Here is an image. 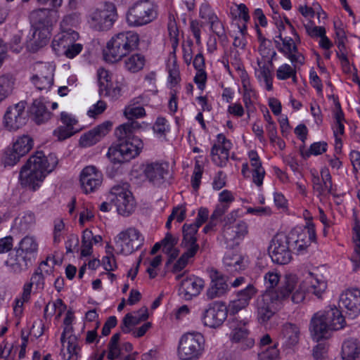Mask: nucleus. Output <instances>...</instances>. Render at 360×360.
<instances>
[{"instance_id": "nucleus-1", "label": "nucleus", "mask_w": 360, "mask_h": 360, "mask_svg": "<svg viewBox=\"0 0 360 360\" xmlns=\"http://www.w3.org/2000/svg\"><path fill=\"white\" fill-rule=\"evenodd\" d=\"M124 114L129 121L115 129L117 141L108 148L107 153L114 164L129 162L140 153L143 146L142 141L134 134L141 127V124L134 119L143 117L146 115L145 109L143 107H127Z\"/></svg>"}, {"instance_id": "nucleus-2", "label": "nucleus", "mask_w": 360, "mask_h": 360, "mask_svg": "<svg viewBox=\"0 0 360 360\" xmlns=\"http://www.w3.org/2000/svg\"><path fill=\"white\" fill-rule=\"evenodd\" d=\"M291 295L295 304L302 302L305 297V290L298 282L295 275H286L278 290H266L256 302L257 319L260 323L267 322L275 314L277 306Z\"/></svg>"}, {"instance_id": "nucleus-3", "label": "nucleus", "mask_w": 360, "mask_h": 360, "mask_svg": "<svg viewBox=\"0 0 360 360\" xmlns=\"http://www.w3.org/2000/svg\"><path fill=\"white\" fill-rule=\"evenodd\" d=\"M57 165L58 158L55 154L50 153L46 156L42 151L36 152L20 169V184L32 191H37Z\"/></svg>"}, {"instance_id": "nucleus-4", "label": "nucleus", "mask_w": 360, "mask_h": 360, "mask_svg": "<svg viewBox=\"0 0 360 360\" xmlns=\"http://www.w3.org/2000/svg\"><path fill=\"white\" fill-rule=\"evenodd\" d=\"M345 325V317L335 307L316 313L311 319L309 328L314 339L319 341L321 339L328 338L330 330L342 329Z\"/></svg>"}, {"instance_id": "nucleus-5", "label": "nucleus", "mask_w": 360, "mask_h": 360, "mask_svg": "<svg viewBox=\"0 0 360 360\" xmlns=\"http://www.w3.org/2000/svg\"><path fill=\"white\" fill-rule=\"evenodd\" d=\"M139 36L136 32H120L111 38L106 44L103 56L106 61L115 63L138 49Z\"/></svg>"}, {"instance_id": "nucleus-6", "label": "nucleus", "mask_w": 360, "mask_h": 360, "mask_svg": "<svg viewBox=\"0 0 360 360\" xmlns=\"http://www.w3.org/2000/svg\"><path fill=\"white\" fill-rule=\"evenodd\" d=\"M158 16V6L150 0H139L129 8L127 22L129 26L139 27L147 25Z\"/></svg>"}, {"instance_id": "nucleus-7", "label": "nucleus", "mask_w": 360, "mask_h": 360, "mask_svg": "<svg viewBox=\"0 0 360 360\" xmlns=\"http://www.w3.org/2000/svg\"><path fill=\"white\" fill-rule=\"evenodd\" d=\"M292 239H294L293 233L289 235L281 233L273 238L269 248V252L274 262L283 265L291 261V250L292 249L291 242Z\"/></svg>"}, {"instance_id": "nucleus-8", "label": "nucleus", "mask_w": 360, "mask_h": 360, "mask_svg": "<svg viewBox=\"0 0 360 360\" xmlns=\"http://www.w3.org/2000/svg\"><path fill=\"white\" fill-rule=\"evenodd\" d=\"M129 185H116L110 190L113 197L111 200L115 203L117 212L122 216H129L135 210L136 202L131 192L129 190Z\"/></svg>"}, {"instance_id": "nucleus-9", "label": "nucleus", "mask_w": 360, "mask_h": 360, "mask_svg": "<svg viewBox=\"0 0 360 360\" xmlns=\"http://www.w3.org/2000/svg\"><path fill=\"white\" fill-rule=\"evenodd\" d=\"M203 337L200 333L184 335L178 347V354L182 360H194L199 357L203 349Z\"/></svg>"}, {"instance_id": "nucleus-10", "label": "nucleus", "mask_w": 360, "mask_h": 360, "mask_svg": "<svg viewBox=\"0 0 360 360\" xmlns=\"http://www.w3.org/2000/svg\"><path fill=\"white\" fill-rule=\"evenodd\" d=\"M90 17L98 30H108L117 19V9L113 3L105 1L92 12Z\"/></svg>"}, {"instance_id": "nucleus-11", "label": "nucleus", "mask_w": 360, "mask_h": 360, "mask_svg": "<svg viewBox=\"0 0 360 360\" xmlns=\"http://www.w3.org/2000/svg\"><path fill=\"white\" fill-rule=\"evenodd\" d=\"M229 307L222 302H214L209 304L202 314L205 326L216 328L222 325L227 318Z\"/></svg>"}, {"instance_id": "nucleus-12", "label": "nucleus", "mask_w": 360, "mask_h": 360, "mask_svg": "<svg viewBox=\"0 0 360 360\" xmlns=\"http://www.w3.org/2000/svg\"><path fill=\"white\" fill-rule=\"evenodd\" d=\"M143 173L150 183L160 186L169 175V165L163 161L146 162L143 165Z\"/></svg>"}, {"instance_id": "nucleus-13", "label": "nucleus", "mask_w": 360, "mask_h": 360, "mask_svg": "<svg viewBox=\"0 0 360 360\" xmlns=\"http://www.w3.org/2000/svg\"><path fill=\"white\" fill-rule=\"evenodd\" d=\"M25 107L26 103L20 101L8 108L4 117L5 127L8 129L15 131L25 124L27 121Z\"/></svg>"}, {"instance_id": "nucleus-14", "label": "nucleus", "mask_w": 360, "mask_h": 360, "mask_svg": "<svg viewBox=\"0 0 360 360\" xmlns=\"http://www.w3.org/2000/svg\"><path fill=\"white\" fill-rule=\"evenodd\" d=\"M208 271L211 282L206 292L207 299L212 300L226 295L229 291L227 278L216 269L211 268Z\"/></svg>"}, {"instance_id": "nucleus-15", "label": "nucleus", "mask_w": 360, "mask_h": 360, "mask_svg": "<svg viewBox=\"0 0 360 360\" xmlns=\"http://www.w3.org/2000/svg\"><path fill=\"white\" fill-rule=\"evenodd\" d=\"M340 306L345 308L346 314L354 319L360 314V290L352 288L347 290L340 295Z\"/></svg>"}, {"instance_id": "nucleus-16", "label": "nucleus", "mask_w": 360, "mask_h": 360, "mask_svg": "<svg viewBox=\"0 0 360 360\" xmlns=\"http://www.w3.org/2000/svg\"><path fill=\"white\" fill-rule=\"evenodd\" d=\"M102 174L96 167H84L79 176L81 188L85 193L95 191L102 183Z\"/></svg>"}, {"instance_id": "nucleus-17", "label": "nucleus", "mask_w": 360, "mask_h": 360, "mask_svg": "<svg viewBox=\"0 0 360 360\" xmlns=\"http://www.w3.org/2000/svg\"><path fill=\"white\" fill-rule=\"evenodd\" d=\"M56 11L52 9L39 8L32 11L30 14V20L34 30H50L53 21H56L54 15Z\"/></svg>"}, {"instance_id": "nucleus-18", "label": "nucleus", "mask_w": 360, "mask_h": 360, "mask_svg": "<svg viewBox=\"0 0 360 360\" xmlns=\"http://www.w3.org/2000/svg\"><path fill=\"white\" fill-rule=\"evenodd\" d=\"M35 259L15 248L13 252L9 255L6 264L13 272L20 274L31 267Z\"/></svg>"}, {"instance_id": "nucleus-19", "label": "nucleus", "mask_w": 360, "mask_h": 360, "mask_svg": "<svg viewBox=\"0 0 360 360\" xmlns=\"http://www.w3.org/2000/svg\"><path fill=\"white\" fill-rule=\"evenodd\" d=\"M312 186L318 197H326L328 194L334 195L332 177L328 168L321 170V177L312 174Z\"/></svg>"}, {"instance_id": "nucleus-20", "label": "nucleus", "mask_w": 360, "mask_h": 360, "mask_svg": "<svg viewBox=\"0 0 360 360\" xmlns=\"http://www.w3.org/2000/svg\"><path fill=\"white\" fill-rule=\"evenodd\" d=\"M112 123L105 121L98 125L88 132L84 134L79 139V144L82 147H89L96 144L102 137L105 136L111 129Z\"/></svg>"}, {"instance_id": "nucleus-21", "label": "nucleus", "mask_w": 360, "mask_h": 360, "mask_svg": "<svg viewBox=\"0 0 360 360\" xmlns=\"http://www.w3.org/2000/svg\"><path fill=\"white\" fill-rule=\"evenodd\" d=\"M257 292V290L252 284H249L245 288L238 291L237 298L232 300L229 304L230 314L234 315L245 309Z\"/></svg>"}, {"instance_id": "nucleus-22", "label": "nucleus", "mask_w": 360, "mask_h": 360, "mask_svg": "<svg viewBox=\"0 0 360 360\" xmlns=\"http://www.w3.org/2000/svg\"><path fill=\"white\" fill-rule=\"evenodd\" d=\"M205 285V281L197 276H191L182 280L179 288L180 295L186 300L198 296Z\"/></svg>"}, {"instance_id": "nucleus-23", "label": "nucleus", "mask_w": 360, "mask_h": 360, "mask_svg": "<svg viewBox=\"0 0 360 360\" xmlns=\"http://www.w3.org/2000/svg\"><path fill=\"white\" fill-rule=\"evenodd\" d=\"M53 69L50 65H43L31 79L39 91H48L53 85Z\"/></svg>"}, {"instance_id": "nucleus-24", "label": "nucleus", "mask_w": 360, "mask_h": 360, "mask_svg": "<svg viewBox=\"0 0 360 360\" xmlns=\"http://www.w3.org/2000/svg\"><path fill=\"white\" fill-rule=\"evenodd\" d=\"M79 39V34L72 30L63 31L56 35L52 41V48L58 55L63 54L72 43Z\"/></svg>"}, {"instance_id": "nucleus-25", "label": "nucleus", "mask_w": 360, "mask_h": 360, "mask_svg": "<svg viewBox=\"0 0 360 360\" xmlns=\"http://www.w3.org/2000/svg\"><path fill=\"white\" fill-rule=\"evenodd\" d=\"M148 318V308L143 307L134 312V315L128 313L122 319L120 328L124 333H129L131 331V327L139 324Z\"/></svg>"}, {"instance_id": "nucleus-26", "label": "nucleus", "mask_w": 360, "mask_h": 360, "mask_svg": "<svg viewBox=\"0 0 360 360\" xmlns=\"http://www.w3.org/2000/svg\"><path fill=\"white\" fill-rule=\"evenodd\" d=\"M200 227L198 225L192 224H184L182 226L183 238L181 246L185 249H194L198 252L200 247L197 243L198 230Z\"/></svg>"}, {"instance_id": "nucleus-27", "label": "nucleus", "mask_w": 360, "mask_h": 360, "mask_svg": "<svg viewBox=\"0 0 360 360\" xmlns=\"http://www.w3.org/2000/svg\"><path fill=\"white\" fill-rule=\"evenodd\" d=\"M31 119L37 124H41L49 121L52 113L47 109L45 104L40 100L36 99L30 107Z\"/></svg>"}, {"instance_id": "nucleus-28", "label": "nucleus", "mask_w": 360, "mask_h": 360, "mask_svg": "<svg viewBox=\"0 0 360 360\" xmlns=\"http://www.w3.org/2000/svg\"><path fill=\"white\" fill-rule=\"evenodd\" d=\"M300 338V328L293 323H285L281 330V341L287 347L297 345Z\"/></svg>"}, {"instance_id": "nucleus-29", "label": "nucleus", "mask_w": 360, "mask_h": 360, "mask_svg": "<svg viewBox=\"0 0 360 360\" xmlns=\"http://www.w3.org/2000/svg\"><path fill=\"white\" fill-rule=\"evenodd\" d=\"M248 232V225L243 221H240L236 225H224L223 229V235L226 241L241 239Z\"/></svg>"}, {"instance_id": "nucleus-30", "label": "nucleus", "mask_w": 360, "mask_h": 360, "mask_svg": "<svg viewBox=\"0 0 360 360\" xmlns=\"http://www.w3.org/2000/svg\"><path fill=\"white\" fill-rule=\"evenodd\" d=\"M250 165L252 167V181L257 186H261L265 175L264 169L262 167V162L256 150H250L248 153Z\"/></svg>"}, {"instance_id": "nucleus-31", "label": "nucleus", "mask_w": 360, "mask_h": 360, "mask_svg": "<svg viewBox=\"0 0 360 360\" xmlns=\"http://www.w3.org/2000/svg\"><path fill=\"white\" fill-rule=\"evenodd\" d=\"M316 238L315 231L313 228H309L307 232H302L297 236L294 234V239L292 240V249L296 250L297 253H300L309 247L311 242Z\"/></svg>"}, {"instance_id": "nucleus-32", "label": "nucleus", "mask_w": 360, "mask_h": 360, "mask_svg": "<svg viewBox=\"0 0 360 360\" xmlns=\"http://www.w3.org/2000/svg\"><path fill=\"white\" fill-rule=\"evenodd\" d=\"M341 354L343 360H360V346L357 340L349 339L345 341Z\"/></svg>"}, {"instance_id": "nucleus-33", "label": "nucleus", "mask_w": 360, "mask_h": 360, "mask_svg": "<svg viewBox=\"0 0 360 360\" xmlns=\"http://www.w3.org/2000/svg\"><path fill=\"white\" fill-rule=\"evenodd\" d=\"M224 264L230 272L240 271L245 269L243 258L240 255L228 251L224 257Z\"/></svg>"}, {"instance_id": "nucleus-34", "label": "nucleus", "mask_w": 360, "mask_h": 360, "mask_svg": "<svg viewBox=\"0 0 360 360\" xmlns=\"http://www.w3.org/2000/svg\"><path fill=\"white\" fill-rule=\"evenodd\" d=\"M16 248L36 259L39 244L34 236H26L20 240Z\"/></svg>"}, {"instance_id": "nucleus-35", "label": "nucleus", "mask_w": 360, "mask_h": 360, "mask_svg": "<svg viewBox=\"0 0 360 360\" xmlns=\"http://www.w3.org/2000/svg\"><path fill=\"white\" fill-rule=\"evenodd\" d=\"M146 63L145 56L141 53H134L127 58L124 60L125 68L133 73L141 70Z\"/></svg>"}, {"instance_id": "nucleus-36", "label": "nucleus", "mask_w": 360, "mask_h": 360, "mask_svg": "<svg viewBox=\"0 0 360 360\" xmlns=\"http://www.w3.org/2000/svg\"><path fill=\"white\" fill-rule=\"evenodd\" d=\"M127 237L125 233L122 231L115 238V246L118 252L126 255H130L137 250L136 248H134V244L131 243V240L127 239Z\"/></svg>"}, {"instance_id": "nucleus-37", "label": "nucleus", "mask_w": 360, "mask_h": 360, "mask_svg": "<svg viewBox=\"0 0 360 360\" xmlns=\"http://www.w3.org/2000/svg\"><path fill=\"white\" fill-rule=\"evenodd\" d=\"M15 79L11 75L0 76V102L4 101L13 92Z\"/></svg>"}, {"instance_id": "nucleus-38", "label": "nucleus", "mask_w": 360, "mask_h": 360, "mask_svg": "<svg viewBox=\"0 0 360 360\" xmlns=\"http://www.w3.org/2000/svg\"><path fill=\"white\" fill-rule=\"evenodd\" d=\"M32 139L27 135H23L13 143L12 147L22 157L32 149Z\"/></svg>"}, {"instance_id": "nucleus-39", "label": "nucleus", "mask_w": 360, "mask_h": 360, "mask_svg": "<svg viewBox=\"0 0 360 360\" xmlns=\"http://www.w3.org/2000/svg\"><path fill=\"white\" fill-rule=\"evenodd\" d=\"M235 319L232 321V326L233 327V332L231 335V340L233 342H240L248 335V330L244 327L246 323L244 321H240V323H236Z\"/></svg>"}, {"instance_id": "nucleus-40", "label": "nucleus", "mask_w": 360, "mask_h": 360, "mask_svg": "<svg viewBox=\"0 0 360 360\" xmlns=\"http://www.w3.org/2000/svg\"><path fill=\"white\" fill-rule=\"evenodd\" d=\"M47 266V260L42 261L38 268L35 270L34 274L32 275L30 283L32 285H35L37 288H44V273L49 274V270H44V266Z\"/></svg>"}, {"instance_id": "nucleus-41", "label": "nucleus", "mask_w": 360, "mask_h": 360, "mask_svg": "<svg viewBox=\"0 0 360 360\" xmlns=\"http://www.w3.org/2000/svg\"><path fill=\"white\" fill-rule=\"evenodd\" d=\"M197 252L193 248L186 249V251L174 264L172 270V273L176 274L183 270L188 264L189 259L193 258Z\"/></svg>"}, {"instance_id": "nucleus-42", "label": "nucleus", "mask_w": 360, "mask_h": 360, "mask_svg": "<svg viewBox=\"0 0 360 360\" xmlns=\"http://www.w3.org/2000/svg\"><path fill=\"white\" fill-rule=\"evenodd\" d=\"M120 339V333H115L108 343V354L107 357L109 360H114L118 358L121 354V349L119 347V341Z\"/></svg>"}, {"instance_id": "nucleus-43", "label": "nucleus", "mask_w": 360, "mask_h": 360, "mask_svg": "<svg viewBox=\"0 0 360 360\" xmlns=\"http://www.w3.org/2000/svg\"><path fill=\"white\" fill-rule=\"evenodd\" d=\"M93 233L86 229L82 233L81 255L87 257L92 253Z\"/></svg>"}, {"instance_id": "nucleus-44", "label": "nucleus", "mask_w": 360, "mask_h": 360, "mask_svg": "<svg viewBox=\"0 0 360 360\" xmlns=\"http://www.w3.org/2000/svg\"><path fill=\"white\" fill-rule=\"evenodd\" d=\"M50 38V30L48 29L44 30H34L32 34L33 44L38 48L45 46Z\"/></svg>"}, {"instance_id": "nucleus-45", "label": "nucleus", "mask_w": 360, "mask_h": 360, "mask_svg": "<svg viewBox=\"0 0 360 360\" xmlns=\"http://www.w3.org/2000/svg\"><path fill=\"white\" fill-rule=\"evenodd\" d=\"M354 231L355 233L354 236L355 247L351 260L354 264V270H356L360 266V226L356 225L354 227Z\"/></svg>"}, {"instance_id": "nucleus-46", "label": "nucleus", "mask_w": 360, "mask_h": 360, "mask_svg": "<svg viewBox=\"0 0 360 360\" xmlns=\"http://www.w3.org/2000/svg\"><path fill=\"white\" fill-rule=\"evenodd\" d=\"M66 350L68 356L66 357L65 352H61L63 355V358L65 360H70L74 356H77L78 354V351L79 350V347L77 344V337L75 335H71L68 336V340H66Z\"/></svg>"}, {"instance_id": "nucleus-47", "label": "nucleus", "mask_w": 360, "mask_h": 360, "mask_svg": "<svg viewBox=\"0 0 360 360\" xmlns=\"http://www.w3.org/2000/svg\"><path fill=\"white\" fill-rule=\"evenodd\" d=\"M122 232L125 233L127 236V239L131 240V243L134 244V248L138 250L143 245L144 240L143 237L135 228H129L127 231Z\"/></svg>"}, {"instance_id": "nucleus-48", "label": "nucleus", "mask_w": 360, "mask_h": 360, "mask_svg": "<svg viewBox=\"0 0 360 360\" xmlns=\"http://www.w3.org/2000/svg\"><path fill=\"white\" fill-rule=\"evenodd\" d=\"M99 92L105 90L109 86H112L111 77L109 72L103 68H99L97 72Z\"/></svg>"}, {"instance_id": "nucleus-49", "label": "nucleus", "mask_w": 360, "mask_h": 360, "mask_svg": "<svg viewBox=\"0 0 360 360\" xmlns=\"http://www.w3.org/2000/svg\"><path fill=\"white\" fill-rule=\"evenodd\" d=\"M21 158V155L13 147L8 148L4 153L3 163L5 167L13 166L20 161Z\"/></svg>"}, {"instance_id": "nucleus-50", "label": "nucleus", "mask_w": 360, "mask_h": 360, "mask_svg": "<svg viewBox=\"0 0 360 360\" xmlns=\"http://www.w3.org/2000/svg\"><path fill=\"white\" fill-rule=\"evenodd\" d=\"M78 131L75 129L68 128L64 126L58 127L53 131V135L59 141H63L76 134Z\"/></svg>"}, {"instance_id": "nucleus-51", "label": "nucleus", "mask_w": 360, "mask_h": 360, "mask_svg": "<svg viewBox=\"0 0 360 360\" xmlns=\"http://www.w3.org/2000/svg\"><path fill=\"white\" fill-rule=\"evenodd\" d=\"M280 276L276 272L269 271L264 276L266 290H275L274 288L278 284Z\"/></svg>"}, {"instance_id": "nucleus-52", "label": "nucleus", "mask_w": 360, "mask_h": 360, "mask_svg": "<svg viewBox=\"0 0 360 360\" xmlns=\"http://www.w3.org/2000/svg\"><path fill=\"white\" fill-rule=\"evenodd\" d=\"M259 358L260 360H278L280 358V352L277 349V344L259 354Z\"/></svg>"}, {"instance_id": "nucleus-53", "label": "nucleus", "mask_w": 360, "mask_h": 360, "mask_svg": "<svg viewBox=\"0 0 360 360\" xmlns=\"http://www.w3.org/2000/svg\"><path fill=\"white\" fill-rule=\"evenodd\" d=\"M327 146V143L325 141L314 143L311 145L309 151L306 153V156L309 157L310 155H321L326 151Z\"/></svg>"}, {"instance_id": "nucleus-54", "label": "nucleus", "mask_w": 360, "mask_h": 360, "mask_svg": "<svg viewBox=\"0 0 360 360\" xmlns=\"http://www.w3.org/2000/svg\"><path fill=\"white\" fill-rule=\"evenodd\" d=\"M202 174V168L198 161L196 162L194 167L193 174L191 178V184L195 190L198 189L200 184V179Z\"/></svg>"}, {"instance_id": "nucleus-55", "label": "nucleus", "mask_w": 360, "mask_h": 360, "mask_svg": "<svg viewBox=\"0 0 360 360\" xmlns=\"http://www.w3.org/2000/svg\"><path fill=\"white\" fill-rule=\"evenodd\" d=\"M295 69L292 68L288 64H284L280 66L276 71V77L278 79L285 80L288 78H290L292 76V72Z\"/></svg>"}, {"instance_id": "nucleus-56", "label": "nucleus", "mask_w": 360, "mask_h": 360, "mask_svg": "<svg viewBox=\"0 0 360 360\" xmlns=\"http://www.w3.org/2000/svg\"><path fill=\"white\" fill-rule=\"evenodd\" d=\"M200 17L202 19L207 20L209 23L216 19L217 17L212 11L210 6L208 4H202L200 8Z\"/></svg>"}, {"instance_id": "nucleus-57", "label": "nucleus", "mask_w": 360, "mask_h": 360, "mask_svg": "<svg viewBox=\"0 0 360 360\" xmlns=\"http://www.w3.org/2000/svg\"><path fill=\"white\" fill-rule=\"evenodd\" d=\"M163 250L167 249V251H171L172 248L178 243V238L174 237L170 233H167L165 238L160 241Z\"/></svg>"}, {"instance_id": "nucleus-58", "label": "nucleus", "mask_w": 360, "mask_h": 360, "mask_svg": "<svg viewBox=\"0 0 360 360\" xmlns=\"http://www.w3.org/2000/svg\"><path fill=\"white\" fill-rule=\"evenodd\" d=\"M106 252L108 255L103 258V265L106 271H111L117 267L116 262L112 253L108 250Z\"/></svg>"}, {"instance_id": "nucleus-59", "label": "nucleus", "mask_w": 360, "mask_h": 360, "mask_svg": "<svg viewBox=\"0 0 360 360\" xmlns=\"http://www.w3.org/2000/svg\"><path fill=\"white\" fill-rule=\"evenodd\" d=\"M82 49L83 46L81 44L74 42L65 50L63 55L68 58H73L82 51Z\"/></svg>"}, {"instance_id": "nucleus-60", "label": "nucleus", "mask_w": 360, "mask_h": 360, "mask_svg": "<svg viewBox=\"0 0 360 360\" xmlns=\"http://www.w3.org/2000/svg\"><path fill=\"white\" fill-rule=\"evenodd\" d=\"M13 245V238L8 236L0 239V253H6L12 250Z\"/></svg>"}, {"instance_id": "nucleus-61", "label": "nucleus", "mask_w": 360, "mask_h": 360, "mask_svg": "<svg viewBox=\"0 0 360 360\" xmlns=\"http://www.w3.org/2000/svg\"><path fill=\"white\" fill-rule=\"evenodd\" d=\"M210 29L212 31L215 33L219 37H222L225 36V31L224 26L221 21L219 20L218 17L216 19L212 20L210 22Z\"/></svg>"}, {"instance_id": "nucleus-62", "label": "nucleus", "mask_w": 360, "mask_h": 360, "mask_svg": "<svg viewBox=\"0 0 360 360\" xmlns=\"http://www.w3.org/2000/svg\"><path fill=\"white\" fill-rule=\"evenodd\" d=\"M121 89L119 86L112 87L109 86L105 90L100 91L99 94L103 96L109 97L112 99L117 98L120 95Z\"/></svg>"}, {"instance_id": "nucleus-63", "label": "nucleus", "mask_w": 360, "mask_h": 360, "mask_svg": "<svg viewBox=\"0 0 360 360\" xmlns=\"http://www.w3.org/2000/svg\"><path fill=\"white\" fill-rule=\"evenodd\" d=\"M307 34L311 37H321L326 34V29L321 26H309L305 25Z\"/></svg>"}, {"instance_id": "nucleus-64", "label": "nucleus", "mask_w": 360, "mask_h": 360, "mask_svg": "<svg viewBox=\"0 0 360 360\" xmlns=\"http://www.w3.org/2000/svg\"><path fill=\"white\" fill-rule=\"evenodd\" d=\"M60 120L63 124V126L71 129H75L74 126L77 123V120L75 117L65 112H62L60 113Z\"/></svg>"}]
</instances>
